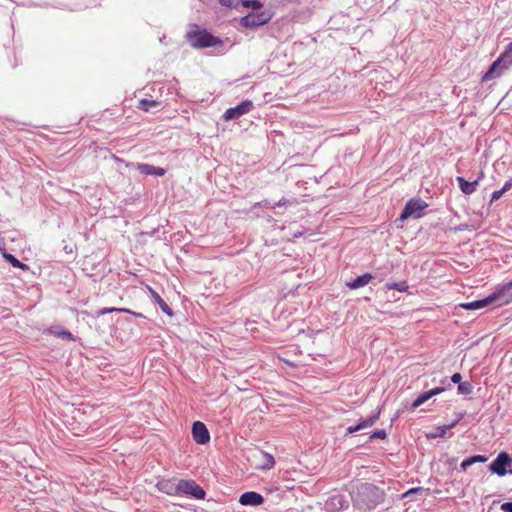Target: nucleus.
I'll use <instances>...</instances> for the list:
<instances>
[{
  "label": "nucleus",
  "mask_w": 512,
  "mask_h": 512,
  "mask_svg": "<svg viewBox=\"0 0 512 512\" xmlns=\"http://www.w3.org/2000/svg\"><path fill=\"white\" fill-rule=\"evenodd\" d=\"M351 498L359 510L370 511L384 501L385 493L373 484L361 483L351 492Z\"/></svg>",
  "instance_id": "obj_1"
},
{
  "label": "nucleus",
  "mask_w": 512,
  "mask_h": 512,
  "mask_svg": "<svg viewBox=\"0 0 512 512\" xmlns=\"http://www.w3.org/2000/svg\"><path fill=\"white\" fill-rule=\"evenodd\" d=\"M186 39L193 48H207L222 44L220 39L206 30L200 29L197 25H194L193 28L186 33Z\"/></svg>",
  "instance_id": "obj_2"
},
{
  "label": "nucleus",
  "mask_w": 512,
  "mask_h": 512,
  "mask_svg": "<svg viewBox=\"0 0 512 512\" xmlns=\"http://www.w3.org/2000/svg\"><path fill=\"white\" fill-rule=\"evenodd\" d=\"M66 417L70 420L66 421V428H68L74 435L79 436L87 428L86 414L81 408L75 405L66 404Z\"/></svg>",
  "instance_id": "obj_3"
},
{
  "label": "nucleus",
  "mask_w": 512,
  "mask_h": 512,
  "mask_svg": "<svg viewBox=\"0 0 512 512\" xmlns=\"http://www.w3.org/2000/svg\"><path fill=\"white\" fill-rule=\"evenodd\" d=\"M512 64V42L506 47L505 51L495 60L489 67L487 72L482 76V81H489L497 76Z\"/></svg>",
  "instance_id": "obj_4"
},
{
  "label": "nucleus",
  "mask_w": 512,
  "mask_h": 512,
  "mask_svg": "<svg viewBox=\"0 0 512 512\" xmlns=\"http://www.w3.org/2000/svg\"><path fill=\"white\" fill-rule=\"evenodd\" d=\"M512 64V42L506 47L505 51L495 60L489 67L487 72L482 76V81H489L497 76Z\"/></svg>",
  "instance_id": "obj_5"
},
{
  "label": "nucleus",
  "mask_w": 512,
  "mask_h": 512,
  "mask_svg": "<svg viewBox=\"0 0 512 512\" xmlns=\"http://www.w3.org/2000/svg\"><path fill=\"white\" fill-rule=\"evenodd\" d=\"M174 494L176 495H189L195 499H204L205 491L194 480H179L175 485Z\"/></svg>",
  "instance_id": "obj_6"
},
{
  "label": "nucleus",
  "mask_w": 512,
  "mask_h": 512,
  "mask_svg": "<svg viewBox=\"0 0 512 512\" xmlns=\"http://www.w3.org/2000/svg\"><path fill=\"white\" fill-rule=\"evenodd\" d=\"M489 469L498 476H504L507 473L512 474V457L506 452H500L489 465Z\"/></svg>",
  "instance_id": "obj_7"
},
{
  "label": "nucleus",
  "mask_w": 512,
  "mask_h": 512,
  "mask_svg": "<svg viewBox=\"0 0 512 512\" xmlns=\"http://www.w3.org/2000/svg\"><path fill=\"white\" fill-rule=\"evenodd\" d=\"M271 17L268 11L253 12L242 17L240 23L245 28H254L268 23Z\"/></svg>",
  "instance_id": "obj_8"
},
{
  "label": "nucleus",
  "mask_w": 512,
  "mask_h": 512,
  "mask_svg": "<svg viewBox=\"0 0 512 512\" xmlns=\"http://www.w3.org/2000/svg\"><path fill=\"white\" fill-rule=\"evenodd\" d=\"M427 207V204L421 199H410L405 205L401 215L400 220L405 221L409 217L415 215L416 217H421L422 211Z\"/></svg>",
  "instance_id": "obj_9"
},
{
  "label": "nucleus",
  "mask_w": 512,
  "mask_h": 512,
  "mask_svg": "<svg viewBox=\"0 0 512 512\" xmlns=\"http://www.w3.org/2000/svg\"><path fill=\"white\" fill-rule=\"evenodd\" d=\"M493 305L502 306L512 302V282H508L498 291L490 294Z\"/></svg>",
  "instance_id": "obj_10"
},
{
  "label": "nucleus",
  "mask_w": 512,
  "mask_h": 512,
  "mask_svg": "<svg viewBox=\"0 0 512 512\" xmlns=\"http://www.w3.org/2000/svg\"><path fill=\"white\" fill-rule=\"evenodd\" d=\"M253 108V103L250 100H244L236 107L229 108L225 111L223 118L225 121L239 118L240 116L247 114Z\"/></svg>",
  "instance_id": "obj_11"
},
{
  "label": "nucleus",
  "mask_w": 512,
  "mask_h": 512,
  "mask_svg": "<svg viewBox=\"0 0 512 512\" xmlns=\"http://www.w3.org/2000/svg\"><path fill=\"white\" fill-rule=\"evenodd\" d=\"M192 436L197 444H206L210 441V434L204 423L200 421L194 422L192 426Z\"/></svg>",
  "instance_id": "obj_12"
},
{
  "label": "nucleus",
  "mask_w": 512,
  "mask_h": 512,
  "mask_svg": "<svg viewBox=\"0 0 512 512\" xmlns=\"http://www.w3.org/2000/svg\"><path fill=\"white\" fill-rule=\"evenodd\" d=\"M239 503L243 506H259L264 503V497L258 492L248 491L240 496Z\"/></svg>",
  "instance_id": "obj_13"
},
{
  "label": "nucleus",
  "mask_w": 512,
  "mask_h": 512,
  "mask_svg": "<svg viewBox=\"0 0 512 512\" xmlns=\"http://www.w3.org/2000/svg\"><path fill=\"white\" fill-rule=\"evenodd\" d=\"M380 414H381V410L378 409L373 415L369 416L366 419L361 420L357 425L349 426L347 428V434H353L362 429L369 428V427L373 426L375 424V422L379 419Z\"/></svg>",
  "instance_id": "obj_14"
},
{
  "label": "nucleus",
  "mask_w": 512,
  "mask_h": 512,
  "mask_svg": "<svg viewBox=\"0 0 512 512\" xmlns=\"http://www.w3.org/2000/svg\"><path fill=\"white\" fill-rule=\"evenodd\" d=\"M444 391V388L442 387H436L434 389H431L429 391H426L422 394H420L412 403L411 408L416 409L422 404H424L426 401H428L433 396H436Z\"/></svg>",
  "instance_id": "obj_15"
},
{
  "label": "nucleus",
  "mask_w": 512,
  "mask_h": 512,
  "mask_svg": "<svg viewBox=\"0 0 512 512\" xmlns=\"http://www.w3.org/2000/svg\"><path fill=\"white\" fill-rule=\"evenodd\" d=\"M489 305H493L492 298L490 295L481 300H476V301L467 302V303H461L459 306L465 310H478V309H482Z\"/></svg>",
  "instance_id": "obj_16"
},
{
  "label": "nucleus",
  "mask_w": 512,
  "mask_h": 512,
  "mask_svg": "<svg viewBox=\"0 0 512 512\" xmlns=\"http://www.w3.org/2000/svg\"><path fill=\"white\" fill-rule=\"evenodd\" d=\"M136 169L145 175H156V176H163L165 175L166 171L164 168L161 167H155L150 164H137Z\"/></svg>",
  "instance_id": "obj_17"
},
{
  "label": "nucleus",
  "mask_w": 512,
  "mask_h": 512,
  "mask_svg": "<svg viewBox=\"0 0 512 512\" xmlns=\"http://www.w3.org/2000/svg\"><path fill=\"white\" fill-rule=\"evenodd\" d=\"M457 182L459 184V188L460 190L466 194V195H471L473 194L476 189H477V186H478V180H475L473 182H469L467 180H465L463 177L461 176H458L457 177Z\"/></svg>",
  "instance_id": "obj_18"
},
{
  "label": "nucleus",
  "mask_w": 512,
  "mask_h": 512,
  "mask_svg": "<svg viewBox=\"0 0 512 512\" xmlns=\"http://www.w3.org/2000/svg\"><path fill=\"white\" fill-rule=\"evenodd\" d=\"M372 278L373 276L371 274L366 273L361 276H358L355 280L348 283L347 286L352 290L358 289L360 287L367 285L372 280Z\"/></svg>",
  "instance_id": "obj_19"
},
{
  "label": "nucleus",
  "mask_w": 512,
  "mask_h": 512,
  "mask_svg": "<svg viewBox=\"0 0 512 512\" xmlns=\"http://www.w3.org/2000/svg\"><path fill=\"white\" fill-rule=\"evenodd\" d=\"M148 290L152 296V298L154 299V301L159 305L160 309L162 310V312H164L165 314L171 316L172 315V310L171 308L169 307V305L160 297V295L155 291L153 290L151 287H148Z\"/></svg>",
  "instance_id": "obj_20"
},
{
  "label": "nucleus",
  "mask_w": 512,
  "mask_h": 512,
  "mask_svg": "<svg viewBox=\"0 0 512 512\" xmlns=\"http://www.w3.org/2000/svg\"><path fill=\"white\" fill-rule=\"evenodd\" d=\"M487 457L483 455H474L470 458H467L462 461L461 468L465 471L469 466H471L474 463H484L487 461Z\"/></svg>",
  "instance_id": "obj_21"
},
{
  "label": "nucleus",
  "mask_w": 512,
  "mask_h": 512,
  "mask_svg": "<svg viewBox=\"0 0 512 512\" xmlns=\"http://www.w3.org/2000/svg\"><path fill=\"white\" fill-rule=\"evenodd\" d=\"M4 259L9 262L14 268H20L22 270H28V266L24 263H22L20 260H18L14 255L4 252L3 253Z\"/></svg>",
  "instance_id": "obj_22"
},
{
  "label": "nucleus",
  "mask_w": 512,
  "mask_h": 512,
  "mask_svg": "<svg viewBox=\"0 0 512 512\" xmlns=\"http://www.w3.org/2000/svg\"><path fill=\"white\" fill-rule=\"evenodd\" d=\"M113 312H117V313H126V314H132L136 317H142V314H139V313H135V312H132L131 310L129 309H126V308H115V307H112V308H103L101 310L98 311V315H105L107 313H113Z\"/></svg>",
  "instance_id": "obj_23"
},
{
  "label": "nucleus",
  "mask_w": 512,
  "mask_h": 512,
  "mask_svg": "<svg viewBox=\"0 0 512 512\" xmlns=\"http://www.w3.org/2000/svg\"><path fill=\"white\" fill-rule=\"evenodd\" d=\"M512 188V178L505 182L504 186L500 190H496L491 195V202L499 200L502 195Z\"/></svg>",
  "instance_id": "obj_24"
},
{
  "label": "nucleus",
  "mask_w": 512,
  "mask_h": 512,
  "mask_svg": "<svg viewBox=\"0 0 512 512\" xmlns=\"http://www.w3.org/2000/svg\"><path fill=\"white\" fill-rule=\"evenodd\" d=\"M260 455H261V457L264 458V463H263V465H261V468L270 469L274 466L275 460H274L273 456H271L270 454L264 453V452H261Z\"/></svg>",
  "instance_id": "obj_25"
},
{
  "label": "nucleus",
  "mask_w": 512,
  "mask_h": 512,
  "mask_svg": "<svg viewBox=\"0 0 512 512\" xmlns=\"http://www.w3.org/2000/svg\"><path fill=\"white\" fill-rule=\"evenodd\" d=\"M386 286L389 290H397L399 292H406L408 289L406 282L388 283Z\"/></svg>",
  "instance_id": "obj_26"
},
{
  "label": "nucleus",
  "mask_w": 512,
  "mask_h": 512,
  "mask_svg": "<svg viewBox=\"0 0 512 512\" xmlns=\"http://www.w3.org/2000/svg\"><path fill=\"white\" fill-rule=\"evenodd\" d=\"M44 333L53 334L57 337L64 339V328H62L61 326H55V327L48 328L44 331Z\"/></svg>",
  "instance_id": "obj_27"
},
{
  "label": "nucleus",
  "mask_w": 512,
  "mask_h": 512,
  "mask_svg": "<svg viewBox=\"0 0 512 512\" xmlns=\"http://www.w3.org/2000/svg\"><path fill=\"white\" fill-rule=\"evenodd\" d=\"M241 4L246 8H252L254 10H259L262 8V3L256 0H242Z\"/></svg>",
  "instance_id": "obj_28"
},
{
  "label": "nucleus",
  "mask_w": 512,
  "mask_h": 512,
  "mask_svg": "<svg viewBox=\"0 0 512 512\" xmlns=\"http://www.w3.org/2000/svg\"><path fill=\"white\" fill-rule=\"evenodd\" d=\"M157 102L154 100L142 99L139 102V108L144 111H149V109L153 106H156Z\"/></svg>",
  "instance_id": "obj_29"
},
{
  "label": "nucleus",
  "mask_w": 512,
  "mask_h": 512,
  "mask_svg": "<svg viewBox=\"0 0 512 512\" xmlns=\"http://www.w3.org/2000/svg\"><path fill=\"white\" fill-rule=\"evenodd\" d=\"M456 425V422H453L450 425H445L437 428V432L433 435V437H443L446 431Z\"/></svg>",
  "instance_id": "obj_30"
},
{
  "label": "nucleus",
  "mask_w": 512,
  "mask_h": 512,
  "mask_svg": "<svg viewBox=\"0 0 512 512\" xmlns=\"http://www.w3.org/2000/svg\"><path fill=\"white\" fill-rule=\"evenodd\" d=\"M159 486H160L161 490L165 491L168 494L174 493L175 485H173L169 481L161 482V483H159Z\"/></svg>",
  "instance_id": "obj_31"
},
{
  "label": "nucleus",
  "mask_w": 512,
  "mask_h": 512,
  "mask_svg": "<svg viewBox=\"0 0 512 512\" xmlns=\"http://www.w3.org/2000/svg\"><path fill=\"white\" fill-rule=\"evenodd\" d=\"M423 491H424V489H423L422 487L411 488V489H409L408 491H406L405 493H403V494L401 495V498H403V499H404V498L409 497V496H410V495H412V494H415V493H421V492H423Z\"/></svg>",
  "instance_id": "obj_32"
},
{
  "label": "nucleus",
  "mask_w": 512,
  "mask_h": 512,
  "mask_svg": "<svg viewBox=\"0 0 512 512\" xmlns=\"http://www.w3.org/2000/svg\"><path fill=\"white\" fill-rule=\"evenodd\" d=\"M386 437H387V434H386L385 430H376L370 436V439H385Z\"/></svg>",
  "instance_id": "obj_33"
},
{
  "label": "nucleus",
  "mask_w": 512,
  "mask_h": 512,
  "mask_svg": "<svg viewBox=\"0 0 512 512\" xmlns=\"http://www.w3.org/2000/svg\"><path fill=\"white\" fill-rule=\"evenodd\" d=\"M219 2L227 7H236L240 3V0H219Z\"/></svg>",
  "instance_id": "obj_34"
},
{
  "label": "nucleus",
  "mask_w": 512,
  "mask_h": 512,
  "mask_svg": "<svg viewBox=\"0 0 512 512\" xmlns=\"http://www.w3.org/2000/svg\"><path fill=\"white\" fill-rule=\"evenodd\" d=\"M458 391L460 393H469L470 392V384L469 383H460L458 385Z\"/></svg>",
  "instance_id": "obj_35"
},
{
  "label": "nucleus",
  "mask_w": 512,
  "mask_h": 512,
  "mask_svg": "<svg viewBox=\"0 0 512 512\" xmlns=\"http://www.w3.org/2000/svg\"><path fill=\"white\" fill-rule=\"evenodd\" d=\"M462 380V376L460 373H455L451 377V381L456 384H460Z\"/></svg>",
  "instance_id": "obj_36"
},
{
  "label": "nucleus",
  "mask_w": 512,
  "mask_h": 512,
  "mask_svg": "<svg viewBox=\"0 0 512 512\" xmlns=\"http://www.w3.org/2000/svg\"><path fill=\"white\" fill-rule=\"evenodd\" d=\"M501 510L505 512H512V502H506L501 505Z\"/></svg>",
  "instance_id": "obj_37"
},
{
  "label": "nucleus",
  "mask_w": 512,
  "mask_h": 512,
  "mask_svg": "<svg viewBox=\"0 0 512 512\" xmlns=\"http://www.w3.org/2000/svg\"><path fill=\"white\" fill-rule=\"evenodd\" d=\"M341 501H342V497L338 496V495H335V496L330 498V502L332 504H335L337 502L338 504H340V508L342 507Z\"/></svg>",
  "instance_id": "obj_38"
},
{
  "label": "nucleus",
  "mask_w": 512,
  "mask_h": 512,
  "mask_svg": "<svg viewBox=\"0 0 512 512\" xmlns=\"http://www.w3.org/2000/svg\"><path fill=\"white\" fill-rule=\"evenodd\" d=\"M285 202H286V201H285V199L283 198V199H281V200L277 203V205H278V206L284 205V204H285Z\"/></svg>",
  "instance_id": "obj_39"
},
{
  "label": "nucleus",
  "mask_w": 512,
  "mask_h": 512,
  "mask_svg": "<svg viewBox=\"0 0 512 512\" xmlns=\"http://www.w3.org/2000/svg\"><path fill=\"white\" fill-rule=\"evenodd\" d=\"M483 176H484V173H483V171H481L477 180L479 181V179L483 178Z\"/></svg>",
  "instance_id": "obj_40"
},
{
  "label": "nucleus",
  "mask_w": 512,
  "mask_h": 512,
  "mask_svg": "<svg viewBox=\"0 0 512 512\" xmlns=\"http://www.w3.org/2000/svg\"><path fill=\"white\" fill-rule=\"evenodd\" d=\"M65 335H66V337H71V333H69L67 331L65 332Z\"/></svg>",
  "instance_id": "obj_41"
}]
</instances>
